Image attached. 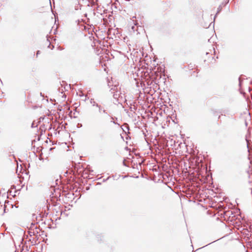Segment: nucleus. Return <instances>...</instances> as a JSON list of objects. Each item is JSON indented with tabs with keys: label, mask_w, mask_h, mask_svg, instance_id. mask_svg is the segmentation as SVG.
<instances>
[{
	"label": "nucleus",
	"mask_w": 252,
	"mask_h": 252,
	"mask_svg": "<svg viewBox=\"0 0 252 252\" xmlns=\"http://www.w3.org/2000/svg\"><path fill=\"white\" fill-rule=\"evenodd\" d=\"M215 59H214V57H212L211 62H212V61H214Z\"/></svg>",
	"instance_id": "obj_2"
},
{
	"label": "nucleus",
	"mask_w": 252,
	"mask_h": 252,
	"mask_svg": "<svg viewBox=\"0 0 252 252\" xmlns=\"http://www.w3.org/2000/svg\"><path fill=\"white\" fill-rule=\"evenodd\" d=\"M39 51H37V53H36V55H37V56L38 55V54H39Z\"/></svg>",
	"instance_id": "obj_3"
},
{
	"label": "nucleus",
	"mask_w": 252,
	"mask_h": 252,
	"mask_svg": "<svg viewBox=\"0 0 252 252\" xmlns=\"http://www.w3.org/2000/svg\"><path fill=\"white\" fill-rule=\"evenodd\" d=\"M248 173L252 175V169L251 170H249Z\"/></svg>",
	"instance_id": "obj_1"
}]
</instances>
